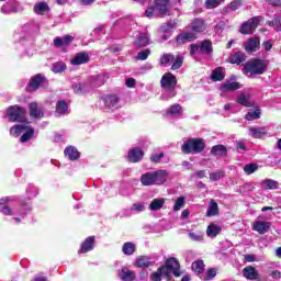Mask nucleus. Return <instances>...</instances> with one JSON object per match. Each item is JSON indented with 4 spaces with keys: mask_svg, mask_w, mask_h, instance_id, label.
<instances>
[{
    "mask_svg": "<svg viewBox=\"0 0 281 281\" xmlns=\"http://www.w3.org/2000/svg\"><path fill=\"white\" fill-rule=\"evenodd\" d=\"M148 56H150V49L149 48L143 49L138 52L136 56V60H146Z\"/></svg>",
    "mask_w": 281,
    "mask_h": 281,
    "instance_id": "52",
    "label": "nucleus"
},
{
    "mask_svg": "<svg viewBox=\"0 0 281 281\" xmlns=\"http://www.w3.org/2000/svg\"><path fill=\"white\" fill-rule=\"evenodd\" d=\"M225 0H206L205 1V8L206 10H214V8H218L221 3H223Z\"/></svg>",
    "mask_w": 281,
    "mask_h": 281,
    "instance_id": "49",
    "label": "nucleus"
},
{
    "mask_svg": "<svg viewBox=\"0 0 281 281\" xmlns=\"http://www.w3.org/2000/svg\"><path fill=\"white\" fill-rule=\"evenodd\" d=\"M267 71V64L262 59H250L244 66L243 72L245 76H260Z\"/></svg>",
    "mask_w": 281,
    "mask_h": 281,
    "instance_id": "6",
    "label": "nucleus"
},
{
    "mask_svg": "<svg viewBox=\"0 0 281 281\" xmlns=\"http://www.w3.org/2000/svg\"><path fill=\"white\" fill-rule=\"evenodd\" d=\"M249 135L251 137L260 139V137H263V135H267V130L265 127H250Z\"/></svg>",
    "mask_w": 281,
    "mask_h": 281,
    "instance_id": "38",
    "label": "nucleus"
},
{
    "mask_svg": "<svg viewBox=\"0 0 281 281\" xmlns=\"http://www.w3.org/2000/svg\"><path fill=\"white\" fill-rule=\"evenodd\" d=\"M263 190H278V181L273 179H266L261 182Z\"/></svg>",
    "mask_w": 281,
    "mask_h": 281,
    "instance_id": "42",
    "label": "nucleus"
},
{
    "mask_svg": "<svg viewBox=\"0 0 281 281\" xmlns=\"http://www.w3.org/2000/svg\"><path fill=\"white\" fill-rule=\"evenodd\" d=\"M29 110L31 117H35V120H41L45 115V113L41 108H38V103L36 102L30 103Z\"/></svg>",
    "mask_w": 281,
    "mask_h": 281,
    "instance_id": "22",
    "label": "nucleus"
},
{
    "mask_svg": "<svg viewBox=\"0 0 281 281\" xmlns=\"http://www.w3.org/2000/svg\"><path fill=\"white\" fill-rule=\"evenodd\" d=\"M135 244L127 241L123 245L122 251L125 254V256H133L135 254Z\"/></svg>",
    "mask_w": 281,
    "mask_h": 281,
    "instance_id": "44",
    "label": "nucleus"
},
{
    "mask_svg": "<svg viewBox=\"0 0 281 281\" xmlns=\"http://www.w3.org/2000/svg\"><path fill=\"white\" fill-rule=\"evenodd\" d=\"M70 63L71 65H87L89 63V54L85 52L77 53Z\"/></svg>",
    "mask_w": 281,
    "mask_h": 281,
    "instance_id": "24",
    "label": "nucleus"
},
{
    "mask_svg": "<svg viewBox=\"0 0 281 281\" xmlns=\"http://www.w3.org/2000/svg\"><path fill=\"white\" fill-rule=\"evenodd\" d=\"M67 111H69V105L66 101H58L56 103V113L58 115H67Z\"/></svg>",
    "mask_w": 281,
    "mask_h": 281,
    "instance_id": "41",
    "label": "nucleus"
},
{
    "mask_svg": "<svg viewBox=\"0 0 281 281\" xmlns=\"http://www.w3.org/2000/svg\"><path fill=\"white\" fill-rule=\"evenodd\" d=\"M74 41V36L71 35H66L64 37H56L54 40V45L55 47H59L60 49H63V52H67V47H69V45H71V42Z\"/></svg>",
    "mask_w": 281,
    "mask_h": 281,
    "instance_id": "14",
    "label": "nucleus"
},
{
    "mask_svg": "<svg viewBox=\"0 0 281 281\" xmlns=\"http://www.w3.org/2000/svg\"><path fill=\"white\" fill-rule=\"evenodd\" d=\"M246 52L248 54H251V52H257V49L260 47V40L258 37H251L244 44Z\"/></svg>",
    "mask_w": 281,
    "mask_h": 281,
    "instance_id": "23",
    "label": "nucleus"
},
{
    "mask_svg": "<svg viewBox=\"0 0 281 281\" xmlns=\"http://www.w3.org/2000/svg\"><path fill=\"white\" fill-rule=\"evenodd\" d=\"M246 59L247 56H245V53L237 52L229 57V63L231 65H240V63H245Z\"/></svg>",
    "mask_w": 281,
    "mask_h": 281,
    "instance_id": "31",
    "label": "nucleus"
},
{
    "mask_svg": "<svg viewBox=\"0 0 281 281\" xmlns=\"http://www.w3.org/2000/svg\"><path fill=\"white\" fill-rule=\"evenodd\" d=\"M135 79L134 78H128L125 82L126 87H128L130 89H132L133 87H135Z\"/></svg>",
    "mask_w": 281,
    "mask_h": 281,
    "instance_id": "63",
    "label": "nucleus"
},
{
    "mask_svg": "<svg viewBox=\"0 0 281 281\" xmlns=\"http://www.w3.org/2000/svg\"><path fill=\"white\" fill-rule=\"evenodd\" d=\"M194 38H196V35H194V33H192V32L181 33L177 37V43H178V45H183L186 43H190V41H194Z\"/></svg>",
    "mask_w": 281,
    "mask_h": 281,
    "instance_id": "27",
    "label": "nucleus"
},
{
    "mask_svg": "<svg viewBox=\"0 0 281 281\" xmlns=\"http://www.w3.org/2000/svg\"><path fill=\"white\" fill-rule=\"evenodd\" d=\"M153 261H150L149 257L140 256L136 259V267H139L140 269H146L148 267H151Z\"/></svg>",
    "mask_w": 281,
    "mask_h": 281,
    "instance_id": "37",
    "label": "nucleus"
},
{
    "mask_svg": "<svg viewBox=\"0 0 281 281\" xmlns=\"http://www.w3.org/2000/svg\"><path fill=\"white\" fill-rule=\"evenodd\" d=\"M9 122H27L25 109L19 105H11L7 110Z\"/></svg>",
    "mask_w": 281,
    "mask_h": 281,
    "instance_id": "9",
    "label": "nucleus"
},
{
    "mask_svg": "<svg viewBox=\"0 0 281 281\" xmlns=\"http://www.w3.org/2000/svg\"><path fill=\"white\" fill-rule=\"evenodd\" d=\"M211 80H213V82H221V80H225V70L223 67H217L213 70Z\"/></svg>",
    "mask_w": 281,
    "mask_h": 281,
    "instance_id": "30",
    "label": "nucleus"
},
{
    "mask_svg": "<svg viewBox=\"0 0 281 281\" xmlns=\"http://www.w3.org/2000/svg\"><path fill=\"white\" fill-rule=\"evenodd\" d=\"M172 30H175V24L170 22L162 24L158 30L161 41H168L172 36Z\"/></svg>",
    "mask_w": 281,
    "mask_h": 281,
    "instance_id": "13",
    "label": "nucleus"
},
{
    "mask_svg": "<svg viewBox=\"0 0 281 281\" xmlns=\"http://www.w3.org/2000/svg\"><path fill=\"white\" fill-rule=\"evenodd\" d=\"M181 113H183V108L179 103L171 105L167 110V115H181Z\"/></svg>",
    "mask_w": 281,
    "mask_h": 281,
    "instance_id": "45",
    "label": "nucleus"
},
{
    "mask_svg": "<svg viewBox=\"0 0 281 281\" xmlns=\"http://www.w3.org/2000/svg\"><path fill=\"white\" fill-rule=\"evenodd\" d=\"M149 159L151 164H161V160L164 159V153L151 154Z\"/></svg>",
    "mask_w": 281,
    "mask_h": 281,
    "instance_id": "55",
    "label": "nucleus"
},
{
    "mask_svg": "<svg viewBox=\"0 0 281 281\" xmlns=\"http://www.w3.org/2000/svg\"><path fill=\"white\" fill-rule=\"evenodd\" d=\"M170 14V0H157L155 5L149 7L145 11V16L147 19H153L155 16H169Z\"/></svg>",
    "mask_w": 281,
    "mask_h": 281,
    "instance_id": "5",
    "label": "nucleus"
},
{
    "mask_svg": "<svg viewBox=\"0 0 281 281\" xmlns=\"http://www.w3.org/2000/svg\"><path fill=\"white\" fill-rule=\"evenodd\" d=\"M95 245V237L90 236L85 239V241L81 244V247L78 251V254H87L88 251H93V247Z\"/></svg>",
    "mask_w": 281,
    "mask_h": 281,
    "instance_id": "18",
    "label": "nucleus"
},
{
    "mask_svg": "<svg viewBox=\"0 0 281 281\" xmlns=\"http://www.w3.org/2000/svg\"><path fill=\"white\" fill-rule=\"evenodd\" d=\"M10 134L13 137H19V135L23 134L20 138V142L25 144V142H30V138L34 136V128L27 124L14 125L11 127Z\"/></svg>",
    "mask_w": 281,
    "mask_h": 281,
    "instance_id": "7",
    "label": "nucleus"
},
{
    "mask_svg": "<svg viewBox=\"0 0 281 281\" xmlns=\"http://www.w3.org/2000/svg\"><path fill=\"white\" fill-rule=\"evenodd\" d=\"M238 104L243 106H251V97L249 94L241 93L237 97Z\"/></svg>",
    "mask_w": 281,
    "mask_h": 281,
    "instance_id": "43",
    "label": "nucleus"
},
{
    "mask_svg": "<svg viewBox=\"0 0 281 281\" xmlns=\"http://www.w3.org/2000/svg\"><path fill=\"white\" fill-rule=\"evenodd\" d=\"M165 203H166V199L164 198L154 199L149 204V210L151 212H159V210L164 207Z\"/></svg>",
    "mask_w": 281,
    "mask_h": 281,
    "instance_id": "32",
    "label": "nucleus"
},
{
    "mask_svg": "<svg viewBox=\"0 0 281 281\" xmlns=\"http://www.w3.org/2000/svg\"><path fill=\"white\" fill-rule=\"evenodd\" d=\"M150 45V35L148 33H139L137 38L134 41L135 47H146Z\"/></svg>",
    "mask_w": 281,
    "mask_h": 281,
    "instance_id": "21",
    "label": "nucleus"
},
{
    "mask_svg": "<svg viewBox=\"0 0 281 281\" xmlns=\"http://www.w3.org/2000/svg\"><path fill=\"white\" fill-rule=\"evenodd\" d=\"M162 88L161 100H172L177 95V77L171 72H166L160 80Z\"/></svg>",
    "mask_w": 281,
    "mask_h": 281,
    "instance_id": "3",
    "label": "nucleus"
},
{
    "mask_svg": "<svg viewBox=\"0 0 281 281\" xmlns=\"http://www.w3.org/2000/svg\"><path fill=\"white\" fill-rule=\"evenodd\" d=\"M170 273H173L175 278H179L181 276V266L177 258L167 259L166 265L158 268L156 272H153L150 278L151 281H161V276L170 278Z\"/></svg>",
    "mask_w": 281,
    "mask_h": 281,
    "instance_id": "1",
    "label": "nucleus"
},
{
    "mask_svg": "<svg viewBox=\"0 0 281 281\" xmlns=\"http://www.w3.org/2000/svg\"><path fill=\"white\" fill-rule=\"evenodd\" d=\"M186 205V199L184 198H178L176 200V203L173 205V212H179V210H181V207H183Z\"/></svg>",
    "mask_w": 281,
    "mask_h": 281,
    "instance_id": "53",
    "label": "nucleus"
},
{
    "mask_svg": "<svg viewBox=\"0 0 281 281\" xmlns=\"http://www.w3.org/2000/svg\"><path fill=\"white\" fill-rule=\"evenodd\" d=\"M270 227H271V223L258 221L254 223L252 229H255V232H258V234H267Z\"/></svg>",
    "mask_w": 281,
    "mask_h": 281,
    "instance_id": "26",
    "label": "nucleus"
},
{
    "mask_svg": "<svg viewBox=\"0 0 281 281\" xmlns=\"http://www.w3.org/2000/svg\"><path fill=\"white\" fill-rule=\"evenodd\" d=\"M243 276L246 280H260V272L252 266L245 267L243 269Z\"/></svg>",
    "mask_w": 281,
    "mask_h": 281,
    "instance_id": "17",
    "label": "nucleus"
},
{
    "mask_svg": "<svg viewBox=\"0 0 281 281\" xmlns=\"http://www.w3.org/2000/svg\"><path fill=\"white\" fill-rule=\"evenodd\" d=\"M192 271L195 273H203L205 271V263L203 260H198L192 263Z\"/></svg>",
    "mask_w": 281,
    "mask_h": 281,
    "instance_id": "46",
    "label": "nucleus"
},
{
    "mask_svg": "<svg viewBox=\"0 0 281 281\" xmlns=\"http://www.w3.org/2000/svg\"><path fill=\"white\" fill-rule=\"evenodd\" d=\"M191 30L193 34H201V32L207 30V24H205V20L198 18L191 22Z\"/></svg>",
    "mask_w": 281,
    "mask_h": 281,
    "instance_id": "16",
    "label": "nucleus"
},
{
    "mask_svg": "<svg viewBox=\"0 0 281 281\" xmlns=\"http://www.w3.org/2000/svg\"><path fill=\"white\" fill-rule=\"evenodd\" d=\"M105 106L108 109H117V104H120V98L115 94H111L104 98Z\"/></svg>",
    "mask_w": 281,
    "mask_h": 281,
    "instance_id": "29",
    "label": "nucleus"
},
{
    "mask_svg": "<svg viewBox=\"0 0 281 281\" xmlns=\"http://www.w3.org/2000/svg\"><path fill=\"white\" fill-rule=\"evenodd\" d=\"M127 159L132 164H137L144 159V150H142L139 147L132 148L127 154Z\"/></svg>",
    "mask_w": 281,
    "mask_h": 281,
    "instance_id": "15",
    "label": "nucleus"
},
{
    "mask_svg": "<svg viewBox=\"0 0 281 281\" xmlns=\"http://www.w3.org/2000/svg\"><path fill=\"white\" fill-rule=\"evenodd\" d=\"M211 181H220V179H223V171H214L210 173Z\"/></svg>",
    "mask_w": 281,
    "mask_h": 281,
    "instance_id": "57",
    "label": "nucleus"
},
{
    "mask_svg": "<svg viewBox=\"0 0 281 281\" xmlns=\"http://www.w3.org/2000/svg\"><path fill=\"white\" fill-rule=\"evenodd\" d=\"M131 210L132 212H144V203H134Z\"/></svg>",
    "mask_w": 281,
    "mask_h": 281,
    "instance_id": "58",
    "label": "nucleus"
},
{
    "mask_svg": "<svg viewBox=\"0 0 281 281\" xmlns=\"http://www.w3.org/2000/svg\"><path fill=\"white\" fill-rule=\"evenodd\" d=\"M256 170H258L257 164H248V165L244 166V171L246 172V175H254V172H256Z\"/></svg>",
    "mask_w": 281,
    "mask_h": 281,
    "instance_id": "51",
    "label": "nucleus"
},
{
    "mask_svg": "<svg viewBox=\"0 0 281 281\" xmlns=\"http://www.w3.org/2000/svg\"><path fill=\"white\" fill-rule=\"evenodd\" d=\"M221 232H223V227L216 224H211L207 226L206 236H209V238H216Z\"/></svg>",
    "mask_w": 281,
    "mask_h": 281,
    "instance_id": "28",
    "label": "nucleus"
},
{
    "mask_svg": "<svg viewBox=\"0 0 281 281\" xmlns=\"http://www.w3.org/2000/svg\"><path fill=\"white\" fill-rule=\"evenodd\" d=\"M10 203H12V198H1L0 200V212L4 216H12V210L10 209Z\"/></svg>",
    "mask_w": 281,
    "mask_h": 281,
    "instance_id": "19",
    "label": "nucleus"
},
{
    "mask_svg": "<svg viewBox=\"0 0 281 281\" xmlns=\"http://www.w3.org/2000/svg\"><path fill=\"white\" fill-rule=\"evenodd\" d=\"M271 278H273L274 280H280L281 278V272L278 270H274L271 272Z\"/></svg>",
    "mask_w": 281,
    "mask_h": 281,
    "instance_id": "64",
    "label": "nucleus"
},
{
    "mask_svg": "<svg viewBox=\"0 0 281 281\" xmlns=\"http://www.w3.org/2000/svg\"><path fill=\"white\" fill-rule=\"evenodd\" d=\"M104 82H106V75H98L87 81L75 83L72 86V89L75 93H77L78 95H82V93H89L93 91V89H98V87H102Z\"/></svg>",
    "mask_w": 281,
    "mask_h": 281,
    "instance_id": "2",
    "label": "nucleus"
},
{
    "mask_svg": "<svg viewBox=\"0 0 281 281\" xmlns=\"http://www.w3.org/2000/svg\"><path fill=\"white\" fill-rule=\"evenodd\" d=\"M196 52H201V45L200 44H192L190 54L191 56H194Z\"/></svg>",
    "mask_w": 281,
    "mask_h": 281,
    "instance_id": "60",
    "label": "nucleus"
},
{
    "mask_svg": "<svg viewBox=\"0 0 281 281\" xmlns=\"http://www.w3.org/2000/svg\"><path fill=\"white\" fill-rule=\"evenodd\" d=\"M189 238H191V240H194L195 243H201L203 240V233H189Z\"/></svg>",
    "mask_w": 281,
    "mask_h": 281,
    "instance_id": "54",
    "label": "nucleus"
},
{
    "mask_svg": "<svg viewBox=\"0 0 281 281\" xmlns=\"http://www.w3.org/2000/svg\"><path fill=\"white\" fill-rule=\"evenodd\" d=\"M23 8L19 2L11 0L1 7L2 14H12L13 12H21Z\"/></svg>",
    "mask_w": 281,
    "mask_h": 281,
    "instance_id": "12",
    "label": "nucleus"
},
{
    "mask_svg": "<svg viewBox=\"0 0 281 281\" xmlns=\"http://www.w3.org/2000/svg\"><path fill=\"white\" fill-rule=\"evenodd\" d=\"M160 65H171V69L176 70L183 65V57H175L172 54L165 53L160 56Z\"/></svg>",
    "mask_w": 281,
    "mask_h": 281,
    "instance_id": "10",
    "label": "nucleus"
},
{
    "mask_svg": "<svg viewBox=\"0 0 281 281\" xmlns=\"http://www.w3.org/2000/svg\"><path fill=\"white\" fill-rule=\"evenodd\" d=\"M212 278H216V269L212 268L206 271V279L212 280Z\"/></svg>",
    "mask_w": 281,
    "mask_h": 281,
    "instance_id": "59",
    "label": "nucleus"
},
{
    "mask_svg": "<svg viewBox=\"0 0 281 281\" xmlns=\"http://www.w3.org/2000/svg\"><path fill=\"white\" fill-rule=\"evenodd\" d=\"M205 143L201 138H191L183 143L182 153L190 155V153H203Z\"/></svg>",
    "mask_w": 281,
    "mask_h": 281,
    "instance_id": "8",
    "label": "nucleus"
},
{
    "mask_svg": "<svg viewBox=\"0 0 281 281\" xmlns=\"http://www.w3.org/2000/svg\"><path fill=\"white\" fill-rule=\"evenodd\" d=\"M245 117L248 122L260 120V109L256 108L254 111L250 110Z\"/></svg>",
    "mask_w": 281,
    "mask_h": 281,
    "instance_id": "47",
    "label": "nucleus"
},
{
    "mask_svg": "<svg viewBox=\"0 0 281 281\" xmlns=\"http://www.w3.org/2000/svg\"><path fill=\"white\" fill-rule=\"evenodd\" d=\"M244 260H246V262H256V256H254V255H245L244 256Z\"/></svg>",
    "mask_w": 281,
    "mask_h": 281,
    "instance_id": "61",
    "label": "nucleus"
},
{
    "mask_svg": "<svg viewBox=\"0 0 281 281\" xmlns=\"http://www.w3.org/2000/svg\"><path fill=\"white\" fill-rule=\"evenodd\" d=\"M240 83L239 82H229L226 81L221 86V91L227 92V91H238V89H240Z\"/></svg>",
    "mask_w": 281,
    "mask_h": 281,
    "instance_id": "33",
    "label": "nucleus"
},
{
    "mask_svg": "<svg viewBox=\"0 0 281 281\" xmlns=\"http://www.w3.org/2000/svg\"><path fill=\"white\" fill-rule=\"evenodd\" d=\"M35 14H47L49 12V5L46 2H37L34 5Z\"/></svg>",
    "mask_w": 281,
    "mask_h": 281,
    "instance_id": "36",
    "label": "nucleus"
},
{
    "mask_svg": "<svg viewBox=\"0 0 281 281\" xmlns=\"http://www.w3.org/2000/svg\"><path fill=\"white\" fill-rule=\"evenodd\" d=\"M206 216H218V203L216 201L211 200L206 210Z\"/></svg>",
    "mask_w": 281,
    "mask_h": 281,
    "instance_id": "35",
    "label": "nucleus"
},
{
    "mask_svg": "<svg viewBox=\"0 0 281 281\" xmlns=\"http://www.w3.org/2000/svg\"><path fill=\"white\" fill-rule=\"evenodd\" d=\"M200 52L202 54H207V55L212 54V52H213L212 41L205 40V41L200 42Z\"/></svg>",
    "mask_w": 281,
    "mask_h": 281,
    "instance_id": "40",
    "label": "nucleus"
},
{
    "mask_svg": "<svg viewBox=\"0 0 281 281\" xmlns=\"http://www.w3.org/2000/svg\"><path fill=\"white\" fill-rule=\"evenodd\" d=\"M243 5V2L240 0H233L225 9V12H235V10H238Z\"/></svg>",
    "mask_w": 281,
    "mask_h": 281,
    "instance_id": "48",
    "label": "nucleus"
},
{
    "mask_svg": "<svg viewBox=\"0 0 281 281\" xmlns=\"http://www.w3.org/2000/svg\"><path fill=\"white\" fill-rule=\"evenodd\" d=\"M43 82H45V77L43 75L38 74L32 77L29 83V91H36Z\"/></svg>",
    "mask_w": 281,
    "mask_h": 281,
    "instance_id": "20",
    "label": "nucleus"
},
{
    "mask_svg": "<svg viewBox=\"0 0 281 281\" xmlns=\"http://www.w3.org/2000/svg\"><path fill=\"white\" fill-rule=\"evenodd\" d=\"M117 276L122 281H133L135 280V271L122 268L117 271Z\"/></svg>",
    "mask_w": 281,
    "mask_h": 281,
    "instance_id": "25",
    "label": "nucleus"
},
{
    "mask_svg": "<svg viewBox=\"0 0 281 281\" xmlns=\"http://www.w3.org/2000/svg\"><path fill=\"white\" fill-rule=\"evenodd\" d=\"M168 172L164 169L148 171L140 176L142 186H164L168 181Z\"/></svg>",
    "mask_w": 281,
    "mask_h": 281,
    "instance_id": "4",
    "label": "nucleus"
},
{
    "mask_svg": "<svg viewBox=\"0 0 281 281\" xmlns=\"http://www.w3.org/2000/svg\"><path fill=\"white\" fill-rule=\"evenodd\" d=\"M211 155H214L215 157H223L227 155V148L223 145H215L211 149Z\"/></svg>",
    "mask_w": 281,
    "mask_h": 281,
    "instance_id": "39",
    "label": "nucleus"
},
{
    "mask_svg": "<svg viewBox=\"0 0 281 281\" xmlns=\"http://www.w3.org/2000/svg\"><path fill=\"white\" fill-rule=\"evenodd\" d=\"M260 21H262V18L255 16L248 20L246 23L241 25L240 33L241 34H254L256 32V27H258Z\"/></svg>",
    "mask_w": 281,
    "mask_h": 281,
    "instance_id": "11",
    "label": "nucleus"
},
{
    "mask_svg": "<svg viewBox=\"0 0 281 281\" xmlns=\"http://www.w3.org/2000/svg\"><path fill=\"white\" fill-rule=\"evenodd\" d=\"M269 25L274 27L277 32H281V20L279 18H274L272 21H270Z\"/></svg>",
    "mask_w": 281,
    "mask_h": 281,
    "instance_id": "56",
    "label": "nucleus"
},
{
    "mask_svg": "<svg viewBox=\"0 0 281 281\" xmlns=\"http://www.w3.org/2000/svg\"><path fill=\"white\" fill-rule=\"evenodd\" d=\"M64 153L65 156L68 157V159H70V161H76V159L80 158V153L76 147H67Z\"/></svg>",
    "mask_w": 281,
    "mask_h": 281,
    "instance_id": "34",
    "label": "nucleus"
},
{
    "mask_svg": "<svg viewBox=\"0 0 281 281\" xmlns=\"http://www.w3.org/2000/svg\"><path fill=\"white\" fill-rule=\"evenodd\" d=\"M266 3H268V5L279 7L281 5V0H266Z\"/></svg>",
    "mask_w": 281,
    "mask_h": 281,
    "instance_id": "62",
    "label": "nucleus"
},
{
    "mask_svg": "<svg viewBox=\"0 0 281 281\" xmlns=\"http://www.w3.org/2000/svg\"><path fill=\"white\" fill-rule=\"evenodd\" d=\"M65 69H67V66L64 65L63 63L58 61L55 63L52 67V71H54V74H63V71H65Z\"/></svg>",
    "mask_w": 281,
    "mask_h": 281,
    "instance_id": "50",
    "label": "nucleus"
}]
</instances>
